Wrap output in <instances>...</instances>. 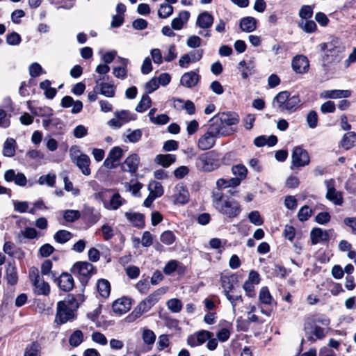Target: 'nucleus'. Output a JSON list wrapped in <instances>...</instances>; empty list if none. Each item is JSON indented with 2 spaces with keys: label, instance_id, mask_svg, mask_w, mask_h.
I'll list each match as a JSON object with an SVG mask.
<instances>
[{
  "label": "nucleus",
  "instance_id": "1",
  "mask_svg": "<svg viewBox=\"0 0 356 356\" xmlns=\"http://www.w3.org/2000/svg\"><path fill=\"white\" fill-rule=\"evenodd\" d=\"M212 203L220 213L230 218L237 217L241 212L240 204L234 199L225 195L220 190L213 191Z\"/></svg>",
  "mask_w": 356,
  "mask_h": 356
},
{
  "label": "nucleus",
  "instance_id": "2",
  "mask_svg": "<svg viewBox=\"0 0 356 356\" xmlns=\"http://www.w3.org/2000/svg\"><path fill=\"white\" fill-rule=\"evenodd\" d=\"M320 47L324 51L321 65L325 71H327L331 65L340 63L344 57V48L333 42L321 43Z\"/></svg>",
  "mask_w": 356,
  "mask_h": 356
},
{
  "label": "nucleus",
  "instance_id": "3",
  "mask_svg": "<svg viewBox=\"0 0 356 356\" xmlns=\"http://www.w3.org/2000/svg\"><path fill=\"white\" fill-rule=\"evenodd\" d=\"M273 105L277 104V108L281 112L292 113L298 110L302 102L299 95H291L289 91H282L279 92L273 99Z\"/></svg>",
  "mask_w": 356,
  "mask_h": 356
},
{
  "label": "nucleus",
  "instance_id": "4",
  "mask_svg": "<svg viewBox=\"0 0 356 356\" xmlns=\"http://www.w3.org/2000/svg\"><path fill=\"white\" fill-rule=\"evenodd\" d=\"M195 165L200 172H213L220 166L219 155L214 151L203 153L195 159Z\"/></svg>",
  "mask_w": 356,
  "mask_h": 356
},
{
  "label": "nucleus",
  "instance_id": "5",
  "mask_svg": "<svg viewBox=\"0 0 356 356\" xmlns=\"http://www.w3.org/2000/svg\"><path fill=\"white\" fill-rule=\"evenodd\" d=\"M115 118L108 122V125L113 129H120L123 124L135 120L136 115L128 110L116 111L114 113Z\"/></svg>",
  "mask_w": 356,
  "mask_h": 356
},
{
  "label": "nucleus",
  "instance_id": "6",
  "mask_svg": "<svg viewBox=\"0 0 356 356\" xmlns=\"http://www.w3.org/2000/svg\"><path fill=\"white\" fill-rule=\"evenodd\" d=\"M303 329L307 341L312 343L315 342L317 339L321 340L326 336L324 328L317 325H312V322L310 321H305Z\"/></svg>",
  "mask_w": 356,
  "mask_h": 356
},
{
  "label": "nucleus",
  "instance_id": "7",
  "mask_svg": "<svg viewBox=\"0 0 356 356\" xmlns=\"http://www.w3.org/2000/svg\"><path fill=\"white\" fill-rule=\"evenodd\" d=\"M66 303L59 301L57 303V309L55 317V322L58 325L64 324L68 321H73L75 318V311L65 306Z\"/></svg>",
  "mask_w": 356,
  "mask_h": 356
},
{
  "label": "nucleus",
  "instance_id": "8",
  "mask_svg": "<svg viewBox=\"0 0 356 356\" xmlns=\"http://www.w3.org/2000/svg\"><path fill=\"white\" fill-rule=\"evenodd\" d=\"M110 191L109 190H102L97 193L95 196L96 197H99L101 199V200L104 202V207L107 209L110 210H117L118 208H120L122 204H124L126 201L124 199H123L121 195L118 193H114L111 197L108 203L106 202V193L107 192Z\"/></svg>",
  "mask_w": 356,
  "mask_h": 356
},
{
  "label": "nucleus",
  "instance_id": "9",
  "mask_svg": "<svg viewBox=\"0 0 356 356\" xmlns=\"http://www.w3.org/2000/svg\"><path fill=\"white\" fill-rule=\"evenodd\" d=\"M324 184L327 188L325 197L335 205L341 206L343 203L342 193L335 189L334 180L332 179L325 180Z\"/></svg>",
  "mask_w": 356,
  "mask_h": 356
},
{
  "label": "nucleus",
  "instance_id": "10",
  "mask_svg": "<svg viewBox=\"0 0 356 356\" xmlns=\"http://www.w3.org/2000/svg\"><path fill=\"white\" fill-rule=\"evenodd\" d=\"M292 164L296 167H303L309 163L308 152L300 146L296 147L292 152Z\"/></svg>",
  "mask_w": 356,
  "mask_h": 356
},
{
  "label": "nucleus",
  "instance_id": "11",
  "mask_svg": "<svg viewBox=\"0 0 356 356\" xmlns=\"http://www.w3.org/2000/svg\"><path fill=\"white\" fill-rule=\"evenodd\" d=\"M123 153V149L120 147L115 146L113 147L110 150L107 158L104 160V165L109 169L115 168L118 165V163L122 159Z\"/></svg>",
  "mask_w": 356,
  "mask_h": 356
},
{
  "label": "nucleus",
  "instance_id": "12",
  "mask_svg": "<svg viewBox=\"0 0 356 356\" xmlns=\"http://www.w3.org/2000/svg\"><path fill=\"white\" fill-rule=\"evenodd\" d=\"M209 123L207 131L216 138L229 135L226 127L220 122L216 115L209 120Z\"/></svg>",
  "mask_w": 356,
  "mask_h": 356
},
{
  "label": "nucleus",
  "instance_id": "13",
  "mask_svg": "<svg viewBox=\"0 0 356 356\" xmlns=\"http://www.w3.org/2000/svg\"><path fill=\"white\" fill-rule=\"evenodd\" d=\"M222 287L225 295L230 293H235L238 288V276L235 274L231 275H222L220 277Z\"/></svg>",
  "mask_w": 356,
  "mask_h": 356
},
{
  "label": "nucleus",
  "instance_id": "14",
  "mask_svg": "<svg viewBox=\"0 0 356 356\" xmlns=\"http://www.w3.org/2000/svg\"><path fill=\"white\" fill-rule=\"evenodd\" d=\"M291 67L295 72L305 74L309 70V60L305 56L297 55L292 59Z\"/></svg>",
  "mask_w": 356,
  "mask_h": 356
},
{
  "label": "nucleus",
  "instance_id": "15",
  "mask_svg": "<svg viewBox=\"0 0 356 356\" xmlns=\"http://www.w3.org/2000/svg\"><path fill=\"white\" fill-rule=\"evenodd\" d=\"M4 179L7 182L14 181L19 186H25L27 184V179L22 172L15 173L13 169L8 170L4 173Z\"/></svg>",
  "mask_w": 356,
  "mask_h": 356
},
{
  "label": "nucleus",
  "instance_id": "16",
  "mask_svg": "<svg viewBox=\"0 0 356 356\" xmlns=\"http://www.w3.org/2000/svg\"><path fill=\"white\" fill-rule=\"evenodd\" d=\"M200 81V76L194 71L184 73L180 79V83L185 88H191L195 87Z\"/></svg>",
  "mask_w": 356,
  "mask_h": 356
},
{
  "label": "nucleus",
  "instance_id": "17",
  "mask_svg": "<svg viewBox=\"0 0 356 356\" xmlns=\"http://www.w3.org/2000/svg\"><path fill=\"white\" fill-rule=\"evenodd\" d=\"M54 280L57 282L59 288L64 291H71L74 285L72 276L67 273H63L58 278L55 277Z\"/></svg>",
  "mask_w": 356,
  "mask_h": 356
},
{
  "label": "nucleus",
  "instance_id": "18",
  "mask_svg": "<svg viewBox=\"0 0 356 356\" xmlns=\"http://www.w3.org/2000/svg\"><path fill=\"white\" fill-rule=\"evenodd\" d=\"M93 270L94 266L88 262H77L73 266V271L83 277L81 282H84V280L86 282Z\"/></svg>",
  "mask_w": 356,
  "mask_h": 356
},
{
  "label": "nucleus",
  "instance_id": "19",
  "mask_svg": "<svg viewBox=\"0 0 356 356\" xmlns=\"http://www.w3.org/2000/svg\"><path fill=\"white\" fill-rule=\"evenodd\" d=\"M131 305V299L127 297H122L113 302L112 309L114 313L122 314L130 309Z\"/></svg>",
  "mask_w": 356,
  "mask_h": 356
},
{
  "label": "nucleus",
  "instance_id": "20",
  "mask_svg": "<svg viewBox=\"0 0 356 356\" xmlns=\"http://www.w3.org/2000/svg\"><path fill=\"white\" fill-rule=\"evenodd\" d=\"M140 162L139 156L137 154L129 155L122 163V169L131 173H135L138 168Z\"/></svg>",
  "mask_w": 356,
  "mask_h": 356
},
{
  "label": "nucleus",
  "instance_id": "21",
  "mask_svg": "<svg viewBox=\"0 0 356 356\" xmlns=\"http://www.w3.org/2000/svg\"><path fill=\"white\" fill-rule=\"evenodd\" d=\"M216 138L207 131L202 135L197 140V147L200 149L205 151L211 149L216 143Z\"/></svg>",
  "mask_w": 356,
  "mask_h": 356
},
{
  "label": "nucleus",
  "instance_id": "22",
  "mask_svg": "<svg viewBox=\"0 0 356 356\" xmlns=\"http://www.w3.org/2000/svg\"><path fill=\"white\" fill-rule=\"evenodd\" d=\"M310 238L312 243L315 245L320 242L328 241L330 236L327 231L323 230L321 228L316 227L311 231Z\"/></svg>",
  "mask_w": 356,
  "mask_h": 356
},
{
  "label": "nucleus",
  "instance_id": "23",
  "mask_svg": "<svg viewBox=\"0 0 356 356\" xmlns=\"http://www.w3.org/2000/svg\"><path fill=\"white\" fill-rule=\"evenodd\" d=\"M77 167L84 175H90L91 172L89 168L90 164V157L85 154H81L74 160Z\"/></svg>",
  "mask_w": 356,
  "mask_h": 356
},
{
  "label": "nucleus",
  "instance_id": "24",
  "mask_svg": "<svg viewBox=\"0 0 356 356\" xmlns=\"http://www.w3.org/2000/svg\"><path fill=\"white\" fill-rule=\"evenodd\" d=\"M216 117L223 125H234L238 123L239 118L237 113L234 112L221 113L216 115Z\"/></svg>",
  "mask_w": 356,
  "mask_h": 356
},
{
  "label": "nucleus",
  "instance_id": "25",
  "mask_svg": "<svg viewBox=\"0 0 356 356\" xmlns=\"http://www.w3.org/2000/svg\"><path fill=\"white\" fill-rule=\"evenodd\" d=\"M213 17L207 11L200 13L196 21V25L201 29H207L210 28L213 23Z\"/></svg>",
  "mask_w": 356,
  "mask_h": 356
},
{
  "label": "nucleus",
  "instance_id": "26",
  "mask_svg": "<svg viewBox=\"0 0 356 356\" xmlns=\"http://www.w3.org/2000/svg\"><path fill=\"white\" fill-rule=\"evenodd\" d=\"M151 307L145 300L141 301L134 311L128 316L129 321H132L139 318L143 314L147 312Z\"/></svg>",
  "mask_w": 356,
  "mask_h": 356
},
{
  "label": "nucleus",
  "instance_id": "27",
  "mask_svg": "<svg viewBox=\"0 0 356 356\" xmlns=\"http://www.w3.org/2000/svg\"><path fill=\"white\" fill-rule=\"evenodd\" d=\"M190 17V13L184 10L179 13L177 17L172 20V28L175 30H180L182 29L184 24L186 23Z\"/></svg>",
  "mask_w": 356,
  "mask_h": 356
},
{
  "label": "nucleus",
  "instance_id": "28",
  "mask_svg": "<svg viewBox=\"0 0 356 356\" xmlns=\"http://www.w3.org/2000/svg\"><path fill=\"white\" fill-rule=\"evenodd\" d=\"M239 26L244 32H252L257 29V19L253 17H243L241 19Z\"/></svg>",
  "mask_w": 356,
  "mask_h": 356
},
{
  "label": "nucleus",
  "instance_id": "29",
  "mask_svg": "<svg viewBox=\"0 0 356 356\" xmlns=\"http://www.w3.org/2000/svg\"><path fill=\"white\" fill-rule=\"evenodd\" d=\"M3 252L10 257H15L18 259L23 258L24 253L19 248H17L15 243L10 241H6L3 248Z\"/></svg>",
  "mask_w": 356,
  "mask_h": 356
},
{
  "label": "nucleus",
  "instance_id": "30",
  "mask_svg": "<svg viewBox=\"0 0 356 356\" xmlns=\"http://www.w3.org/2000/svg\"><path fill=\"white\" fill-rule=\"evenodd\" d=\"M104 78H99L96 80V83L99 85L100 94L106 97H113L115 95V86L113 84L107 83H100L99 81L103 80Z\"/></svg>",
  "mask_w": 356,
  "mask_h": 356
},
{
  "label": "nucleus",
  "instance_id": "31",
  "mask_svg": "<svg viewBox=\"0 0 356 356\" xmlns=\"http://www.w3.org/2000/svg\"><path fill=\"white\" fill-rule=\"evenodd\" d=\"M356 133L350 131L345 134L341 140V146L346 150H348L355 146Z\"/></svg>",
  "mask_w": 356,
  "mask_h": 356
},
{
  "label": "nucleus",
  "instance_id": "32",
  "mask_svg": "<svg viewBox=\"0 0 356 356\" xmlns=\"http://www.w3.org/2000/svg\"><path fill=\"white\" fill-rule=\"evenodd\" d=\"M125 216L135 227L143 228L145 226L144 215L140 213L126 212Z\"/></svg>",
  "mask_w": 356,
  "mask_h": 356
},
{
  "label": "nucleus",
  "instance_id": "33",
  "mask_svg": "<svg viewBox=\"0 0 356 356\" xmlns=\"http://www.w3.org/2000/svg\"><path fill=\"white\" fill-rule=\"evenodd\" d=\"M97 289L99 295L104 298L109 296L111 293L110 282L106 279H100L97 281Z\"/></svg>",
  "mask_w": 356,
  "mask_h": 356
},
{
  "label": "nucleus",
  "instance_id": "34",
  "mask_svg": "<svg viewBox=\"0 0 356 356\" xmlns=\"http://www.w3.org/2000/svg\"><path fill=\"white\" fill-rule=\"evenodd\" d=\"M176 160L174 154H158L155 158V162L164 168L169 167Z\"/></svg>",
  "mask_w": 356,
  "mask_h": 356
},
{
  "label": "nucleus",
  "instance_id": "35",
  "mask_svg": "<svg viewBox=\"0 0 356 356\" xmlns=\"http://www.w3.org/2000/svg\"><path fill=\"white\" fill-rule=\"evenodd\" d=\"M41 346L38 341L28 344L24 350V356H41Z\"/></svg>",
  "mask_w": 356,
  "mask_h": 356
},
{
  "label": "nucleus",
  "instance_id": "36",
  "mask_svg": "<svg viewBox=\"0 0 356 356\" xmlns=\"http://www.w3.org/2000/svg\"><path fill=\"white\" fill-rule=\"evenodd\" d=\"M33 285L34 286V291L38 295L47 296L50 292L49 284L42 279L38 280L37 283L36 282L33 283Z\"/></svg>",
  "mask_w": 356,
  "mask_h": 356
},
{
  "label": "nucleus",
  "instance_id": "37",
  "mask_svg": "<svg viewBox=\"0 0 356 356\" xmlns=\"http://www.w3.org/2000/svg\"><path fill=\"white\" fill-rule=\"evenodd\" d=\"M16 142L13 138H7L4 142L3 154L7 157H12L15 154Z\"/></svg>",
  "mask_w": 356,
  "mask_h": 356
},
{
  "label": "nucleus",
  "instance_id": "38",
  "mask_svg": "<svg viewBox=\"0 0 356 356\" xmlns=\"http://www.w3.org/2000/svg\"><path fill=\"white\" fill-rule=\"evenodd\" d=\"M72 237V234L65 229L58 230L54 235V239L58 243L63 244L69 241Z\"/></svg>",
  "mask_w": 356,
  "mask_h": 356
},
{
  "label": "nucleus",
  "instance_id": "39",
  "mask_svg": "<svg viewBox=\"0 0 356 356\" xmlns=\"http://www.w3.org/2000/svg\"><path fill=\"white\" fill-rule=\"evenodd\" d=\"M326 97L331 99L347 98L351 95V92L348 90H332L326 91Z\"/></svg>",
  "mask_w": 356,
  "mask_h": 356
},
{
  "label": "nucleus",
  "instance_id": "40",
  "mask_svg": "<svg viewBox=\"0 0 356 356\" xmlns=\"http://www.w3.org/2000/svg\"><path fill=\"white\" fill-rule=\"evenodd\" d=\"M6 273L8 283L10 285L16 284L18 280L16 267L15 266L9 265L6 268Z\"/></svg>",
  "mask_w": 356,
  "mask_h": 356
},
{
  "label": "nucleus",
  "instance_id": "41",
  "mask_svg": "<svg viewBox=\"0 0 356 356\" xmlns=\"http://www.w3.org/2000/svg\"><path fill=\"white\" fill-rule=\"evenodd\" d=\"M152 100L147 94L142 96V98L136 107V111L138 113H143L151 106Z\"/></svg>",
  "mask_w": 356,
  "mask_h": 356
},
{
  "label": "nucleus",
  "instance_id": "42",
  "mask_svg": "<svg viewBox=\"0 0 356 356\" xmlns=\"http://www.w3.org/2000/svg\"><path fill=\"white\" fill-rule=\"evenodd\" d=\"M83 341V334L79 330H76L70 335L69 338V343L73 347H77Z\"/></svg>",
  "mask_w": 356,
  "mask_h": 356
},
{
  "label": "nucleus",
  "instance_id": "43",
  "mask_svg": "<svg viewBox=\"0 0 356 356\" xmlns=\"http://www.w3.org/2000/svg\"><path fill=\"white\" fill-rule=\"evenodd\" d=\"M232 173L236 176L241 181L245 179L248 173V170L246 167L242 164H238L234 165L232 168Z\"/></svg>",
  "mask_w": 356,
  "mask_h": 356
},
{
  "label": "nucleus",
  "instance_id": "44",
  "mask_svg": "<svg viewBox=\"0 0 356 356\" xmlns=\"http://www.w3.org/2000/svg\"><path fill=\"white\" fill-rule=\"evenodd\" d=\"M149 193L153 194L154 197H159L163 194V188L161 183L153 181L148 186Z\"/></svg>",
  "mask_w": 356,
  "mask_h": 356
},
{
  "label": "nucleus",
  "instance_id": "45",
  "mask_svg": "<svg viewBox=\"0 0 356 356\" xmlns=\"http://www.w3.org/2000/svg\"><path fill=\"white\" fill-rule=\"evenodd\" d=\"M298 26L307 33H313L316 29V24L313 20H302L298 23Z\"/></svg>",
  "mask_w": 356,
  "mask_h": 356
},
{
  "label": "nucleus",
  "instance_id": "46",
  "mask_svg": "<svg viewBox=\"0 0 356 356\" xmlns=\"http://www.w3.org/2000/svg\"><path fill=\"white\" fill-rule=\"evenodd\" d=\"M259 298L260 302L264 305H270L273 301V297L271 296L270 291L266 286L262 287L261 289Z\"/></svg>",
  "mask_w": 356,
  "mask_h": 356
},
{
  "label": "nucleus",
  "instance_id": "47",
  "mask_svg": "<svg viewBox=\"0 0 356 356\" xmlns=\"http://www.w3.org/2000/svg\"><path fill=\"white\" fill-rule=\"evenodd\" d=\"M38 183L40 185L46 184L49 186L53 187L56 183V175L50 173L46 175H42L39 177Z\"/></svg>",
  "mask_w": 356,
  "mask_h": 356
},
{
  "label": "nucleus",
  "instance_id": "48",
  "mask_svg": "<svg viewBox=\"0 0 356 356\" xmlns=\"http://www.w3.org/2000/svg\"><path fill=\"white\" fill-rule=\"evenodd\" d=\"M161 241L165 245H172L176 240V236L173 232L167 230L163 232L160 236Z\"/></svg>",
  "mask_w": 356,
  "mask_h": 356
},
{
  "label": "nucleus",
  "instance_id": "49",
  "mask_svg": "<svg viewBox=\"0 0 356 356\" xmlns=\"http://www.w3.org/2000/svg\"><path fill=\"white\" fill-rule=\"evenodd\" d=\"M142 338L145 344L152 345L155 342L156 335L152 330L144 328L143 330Z\"/></svg>",
  "mask_w": 356,
  "mask_h": 356
},
{
  "label": "nucleus",
  "instance_id": "50",
  "mask_svg": "<svg viewBox=\"0 0 356 356\" xmlns=\"http://www.w3.org/2000/svg\"><path fill=\"white\" fill-rule=\"evenodd\" d=\"M81 217V213L78 210L67 209L63 212V218L69 222H73Z\"/></svg>",
  "mask_w": 356,
  "mask_h": 356
},
{
  "label": "nucleus",
  "instance_id": "51",
  "mask_svg": "<svg viewBox=\"0 0 356 356\" xmlns=\"http://www.w3.org/2000/svg\"><path fill=\"white\" fill-rule=\"evenodd\" d=\"M313 213L312 209H309L307 205L302 207L298 212V218L300 221L304 222L307 220Z\"/></svg>",
  "mask_w": 356,
  "mask_h": 356
},
{
  "label": "nucleus",
  "instance_id": "52",
  "mask_svg": "<svg viewBox=\"0 0 356 356\" xmlns=\"http://www.w3.org/2000/svg\"><path fill=\"white\" fill-rule=\"evenodd\" d=\"M173 13V7L167 3H163L160 6L158 10V15L160 18L165 19L171 15Z\"/></svg>",
  "mask_w": 356,
  "mask_h": 356
},
{
  "label": "nucleus",
  "instance_id": "53",
  "mask_svg": "<svg viewBox=\"0 0 356 356\" xmlns=\"http://www.w3.org/2000/svg\"><path fill=\"white\" fill-rule=\"evenodd\" d=\"M52 266L53 264L51 260H45L41 265V273L43 275H51V278L54 280L56 275L51 271Z\"/></svg>",
  "mask_w": 356,
  "mask_h": 356
},
{
  "label": "nucleus",
  "instance_id": "54",
  "mask_svg": "<svg viewBox=\"0 0 356 356\" xmlns=\"http://www.w3.org/2000/svg\"><path fill=\"white\" fill-rule=\"evenodd\" d=\"M168 308L173 313H178L182 309L181 300L177 298H172L167 302Z\"/></svg>",
  "mask_w": 356,
  "mask_h": 356
},
{
  "label": "nucleus",
  "instance_id": "55",
  "mask_svg": "<svg viewBox=\"0 0 356 356\" xmlns=\"http://www.w3.org/2000/svg\"><path fill=\"white\" fill-rule=\"evenodd\" d=\"M175 102L182 104L183 105L181 106V108L185 109L188 114L193 115L195 113V106L192 101L187 100L184 102L181 99H177L175 100Z\"/></svg>",
  "mask_w": 356,
  "mask_h": 356
},
{
  "label": "nucleus",
  "instance_id": "56",
  "mask_svg": "<svg viewBox=\"0 0 356 356\" xmlns=\"http://www.w3.org/2000/svg\"><path fill=\"white\" fill-rule=\"evenodd\" d=\"M313 15V8L311 6H302L299 11V16L302 20L310 19Z\"/></svg>",
  "mask_w": 356,
  "mask_h": 356
},
{
  "label": "nucleus",
  "instance_id": "57",
  "mask_svg": "<svg viewBox=\"0 0 356 356\" xmlns=\"http://www.w3.org/2000/svg\"><path fill=\"white\" fill-rule=\"evenodd\" d=\"M163 293L161 289H158L151 294H149L145 300L151 306L153 307L160 299L161 295Z\"/></svg>",
  "mask_w": 356,
  "mask_h": 356
},
{
  "label": "nucleus",
  "instance_id": "58",
  "mask_svg": "<svg viewBox=\"0 0 356 356\" xmlns=\"http://www.w3.org/2000/svg\"><path fill=\"white\" fill-rule=\"evenodd\" d=\"M248 219L251 223L256 226H260L264 223V220L258 211H251L248 214Z\"/></svg>",
  "mask_w": 356,
  "mask_h": 356
},
{
  "label": "nucleus",
  "instance_id": "59",
  "mask_svg": "<svg viewBox=\"0 0 356 356\" xmlns=\"http://www.w3.org/2000/svg\"><path fill=\"white\" fill-rule=\"evenodd\" d=\"M21 236L29 239L35 238L37 236V231L35 228L26 227L18 233L17 237L20 238Z\"/></svg>",
  "mask_w": 356,
  "mask_h": 356
},
{
  "label": "nucleus",
  "instance_id": "60",
  "mask_svg": "<svg viewBox=\"0 0 356 356\" xmlns=\"http://www.w3.org/2000/svg\"><path fill=\"white\" fill-rule=\"evenodd\" d=\"M195 334L197 337V341L198 342L199 345L203 344L206 341L213 337V335L212 332L207 330H201L197 332H195Z\"/></svg>",
  "mask_w": 356,
  "mask_h": 356
},
{
  "label": "nucleus",
  "instance_id": "61",
  "mask_svg": "<svg viewBox=\"0 0 356 356\" xmlns=\"http://www.w3.org/2000/svg\"><path fill=\"white\" fill-rule=\"evenodd\" d=\"M127 131L130 133L127 135V138L130 143H136L139 140H140L142 137V131L139 129H135L134 131H131L128 129Z\"/></svg>",
  "mask_w": 356,
  "mask_h": 356
},
{
  "label": "nucleus",
  "instance_id": "62",
  "mask_svg": "<svg viewBox=\"0 0 356 356\" xmlns=\"http://www.w3.org/2000/svg\"><path fill=\"white\" fill-rule=\"evenodd\" d=\"M307 122L310 128L314 129L316 127L318 122V115L316 111H311L309 112L307 116Z\"/></svg>",
  "mask_w": 356,
  "mask_h": 356
},
{
  "label": "nucleus",
  "instance_id": "63",
  "mask_svg": "<svg viewBox=\"0 0 356 356\" xmlns=\"http://www.w3.org/2000/svg\"><path fill=\"white\" fill-rule=\"evenodd\" d=\"M63 302L66 303L67 307H70L74 311H76L79 307L77 300L72 295H68Z\"/></svg>",
  "mask_w": 356,
  "mask_h": 356
},
{
  "label": "nucleus",
  "instance_id": "64",
  "mask_svg": "<svg viewBox=\"0 0 356 356\" xmlns=\"http://www.w3.org/2000/svg\"><path fill=\"white\" fill-rule=\"evenodd\" d=\"M21 36L14 31L6 36V42L9 45H17L21 42Z\"/></svg>",
  "mask_w": 356,
  "mask_h": 356
}]
</instances>
